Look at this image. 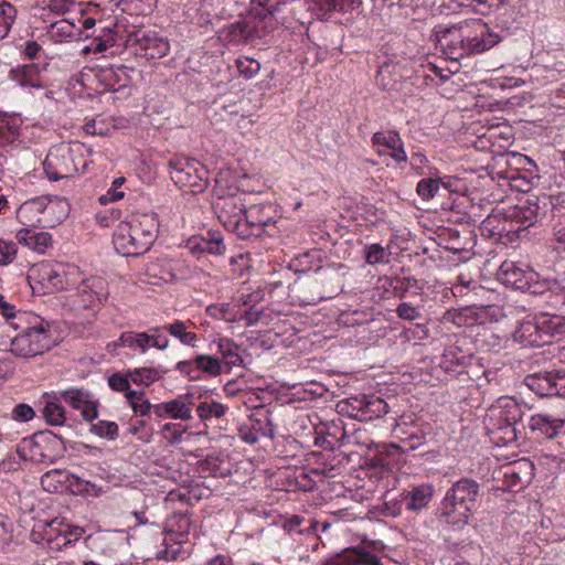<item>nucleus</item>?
Listing matches in <instances>:
<instances>
[{"instance_id":"f03ea898","label":"nucleus","mask_w":565,"mask_h":565,"mask_svg":"<svg viewBox=\"0 0 565 565\" xmlns=\"http://www.w3.org/2000/svg\"><path fill=\"white\" fill-rule=\"evenodd\" d=\"M157 232L154 213L131 214L127 221L118 224L113 238L114 247L124 256H139L150 248Z\"/></svg>"},{"instance_id":"c756f323","label":"nucleus","mask_w":565,"mask_h":565,"mask_svg":"<svg viewBox=\"0 0 565 565\" xmlns=\"http://www.w3.org/2000/svg\"><path fill=\"white\" fill-rule=\"evenodd\" d=\"M161 332L167 331L171 337L178 339L182 344L195 348L199 337L196 333L188 330V324L181 320H174L170 324L160 327Z\"/></svg>"},{"instance_id":"b1692460","label":"nucleus","mask_w":565,"mask_h":565,"mask_svg":"<svg viewBox=\"0 0 565 565\" xmlns=\"http://www.w3.org/2000/svg\"><path fill=\"white\" fill-rule=\"evenodd\" d=\"M337 565H384L379 556L365 548L345 550L337 556Z\"/></svg>"},{"instance_id":"338daca9","label":"nucleus","mask_w":565,"mask_h":565,"mask_svg":"<svg viewBox=\"0 0 565 565\" xmlns=\"http://www.w3.org/2000/svg\"><path fill=\"white\" fill-rule=\"evenodd\" d=\"M124 192L122 191H119L117 186H111L107 194L100 196L99 201L100 203L105 204L107 202H115V201H118V200H121L124 198Z\"/></svg>"},{"instance_id":"c85d7f7f","label":"nucleus","mask_w":565,"mask_h":565,"mask_svg":"<svg viewBox=\"0 0 565 565\" xmlns=\"http://www.w3.org/2000/svg\"><path fill=\"white\" fill-rule=\"evenodd\" d=\"M130 41H134L140 45L142 50L147 53L151 51L149 54L151 57L164 56L169 51V43L163 39H158L153 34H149L142 31H137L130 36Z\"/></svg>"},{"instance_id":"20e7f679","label":"nucleus","mask_w":565,"mask_h":565,"mask_svg":"<svg viewBox=\"0 0 565 565\" xmlns=\"http://www.w3.org/2000/svg\"><path fill=\"white\" fill-rule=\"evenodd\" d=\"M554 212V203L550 195H531L524 204L516 205L500 232H507L508 236L525 237L529 228L545 221ZM512 239V237H510Z\"/></svg>"},{"instance_id":"6ab92c4d","label":"nucleus","mask_w":565,"mask_h":565,"mask_svg":"<svg viewBox=\"0 0 565 565\" xmlns=\"http://www.w3.org/2000/svg\"><path fill=\"white\" fill-rule=\"evenodd\" d=\"M275 429L270 413L266 412L259 417H250L248 424L238 429V436L249 445L256 444L260 437L274 438Z\"/></svg>"},{"instance_id":"2eb2a0df","label":"nucleus","mask_w":565,"mask_h":565,"mask_svg":"<svg viewBox=\"0 0 565 565\" xmlns=\"http://www.w3.org/2000/svg\"><path fill=\"white\" fill-rule=\"evenodd\" d=\"M500 42L497 33L490 32L488 25L480 20L469 23V40L462 41L465 57L472 54H480L490 50Z\"/></svg>"},{"instance_id":"603ef678","label":"nucleus","mask_w":565,"mask_h":565,"mask_svg":"<svg viewBox=\"0 0 565 565\" xmlns=\"http://www.w3.org/2000/svg\"><path fill=\"white\" fill-rule=\"evenodd\" d=\"M64 531H65V525L62 522H57V520H53L49 524V530L45 532V540H46L50 548H55L56 547V545L53 546V543L55 541H57V539L60 536L63 537V532Z\"/></svg>"},{"instance_id":"5701e85b","label":"nucleus","mask_w":565,"mask_h":565,"mask_svg":"<svg viewBox=\"0 0 565 565\" xmlns=\"http://www.w3.org/2000/svg\"><path fill=\"white\" fill-rule=\"evenodd\" d=\"M533 465L529 460H518L503 467V477L510 488H522L531 475Z\"/></svg>"},{"instance_id":"0eeeda50","label":"nucleus","mask_w":565,"mask_h":565,"mask_svg":"<svg viewBox=\"0 0 565 565\" xmlns=\"http://www.w3.org/2000/svg\"><path fill=\"white\" fill-rule=\"evenodd\" d=\"M55 205H62V214L56 221L61 222L67 215V203L65 201H49L45 198H36L24 202L17 210V220L24 228H38L53 226L49 215L54 212Z\"/></svg>"},{"instance_id":"3c124183","label":"nucleus","mask_w":565,"mask_h":565,"mask_svg":"<svg viewBox=\"0 0 565 565\" xmlns=\"http://www.w3.org/2000/svg\"><path fill=\"white\" fill-rule=\"evenodd\" d=\"M17 254V245L14 242H9L0 238V265L10 264Z\"/></svg>"},{"instance_id":"dca6fc26","label":"nucleus","mask_w":565,"mask_h":565,"mask_svg":"<svg viewBox=\"0 0 565 565\" xmlns=\"http://www.w3.org/2000/svg\"><path fill=\"white\" fill-rule=\"evenodd\" d=\"M266 210H270V206L252 205L246 210L244 223L241 225L239 238L258 237L263 234L265 227L274 224L273 217L265 214Z\"/></svg>"},{"instance_id":"4be33fe9","label":"nucleus","mask_w":565,"mask_h":565,"mask_svg":"<svg viewBox=\"0 0 565 565\" xmlns=\"http://www.w3.org/2000/svg\"><path fill=\"white\" fill-rule=\"evenodd\" d=\"M434 489L430 484H420L401 494V502L406 510L418 512L426 508L433 498Z\"/></svg>"},{"instance_id":"49530a36","label":"nucleus","mask_w":565,"mask_h":565,"mask_svg":"<svg viewBox=\"0 0 565 565\" xmlns=\"http://www.w3.org/2000/svg\"><path fill=\"white\" fill-rule=\"evenodd\" d=\"M365 262L369 265H376L388 262V253L380 244H371L365 247Z\"/></svg>"},{"instance_id":"13d9d810","label":"nucleus","mask_w":565,"mask_h":565,"mask_svg":"<svg viewBox=\"0 0 565 565\" xmlns=\"http://www.w3.org/2000/svg\"><path fill=\"white\" fill-rule=\"evenodd\" d=\"M424 445V437L420 435L412 434L409 437L403 439L401 445L393 444L392 447L402 449V451L414 450Z\"/></svg>"},{"instance_id":"bb28decb","label":"nucleus","mask_w":565,"mask_h":565,"mask_svg":"<svg viewBox=\"0 0 565 565\" xmlns=\"http://www.w3.org/2000/svg\"><path fill=\"white\" fill-rule=\"evenodd\" d=\"M211 344H216L217 353L221 355L222 365L225 364L228 369L238 366L243 363L239 354V347L228 338H215Z\"/></svg>"},{"instance_id":"09e8293b","label":"nucleus","mask_w":565,"mask_h":565,"mask_svg":"<svg viewBox=\"0 0 565 565\" xmlns=\"http://www.w3.org/2000/svg\"><path fill=\"white\" fill-rule=\"evenodd\" d=\"M397 316L407 321H415L422 318V312L418 307L408 302H401L396 308Z\"/></svg>"},{"instance_id":"39448f33","label":"nucleus","mask_w":565,"mask_h":565,"mask_svg":"<svg viewBox=\"0 0 565 565\" xmlns=\"http://www.w3.org/2000/svg\"><path fill=\"white\" fill-rule=\"evenodd\" d=\"M86 166L84 147L79 142L53 146L43 162L44 172L52 181L73 178Z\"/></svg>"},{"instance_id":"6e6552de","label":"nucleus","mask_w":565,"mask_h":565,"mask_svg":"<svg viewBox=\"0 0 565 565\" xmlns=\"http://www.w3.org/2000/svg\"><path fill=\"white\" fill-rule=\"evenodd\" d=\"M74 286L76 289L70 295V302L72 309L75 311L87 309L95 310L108 296L106 282L100 277L84 279L81 275L79 278H77V284Z\"/></svg>"},{"instance_id":"680f3d73","label":"nucleus","mask_w":565,"mask_h":565,"mask_svg":"<svg viewBox=\"0 0 565 565\" xmlns=\"http://www.w3.org/2000/svg\"><path fill=\"white\" fill-rule=\"evenodd\" d=\"M34 71L35 68L32 65L23 67L21 71L22 77L19 79V83L22 86L41 87V84L32 78Z\"/></svg>"},{"instance_id":"e2e57ef3","label":"nucleus","mask_w":565,"mask_h":565,"mask_svg":"<svg viewBox=\"0 0 565 565\" xmlns=\"http://www.w3.org/2000/svg\"><path fill=\"white\" fill-rule=\"evenodd\" d=\"M428 160L422 152H415L411 156V166L417 171L419 175H425L424 168L427 166Z\"/></svg>"},{"instance_id":"6e6d98bb","label":"nucleus","mask_w":565,"mask_h":565,"mask_svg":"<svg viewBox=\"0 0 565 565\" xmlns=\"http://www.w3.org/2000/svg\"><path fill=\"white\" fill-rule=\"evenodd\" d=\"M239 73L246 77H252L256 74L260 65L257 61L250 58L237 60L236 62Z\"/></svg>"},{"instance_id":"ddd939ff","label":"nucleus","mask_w":565,"mask_h":565,"mask_svg":"<svg viewBox=\"0 0 565 565\" xmlns=\"http://www.w3.org/2000/svg\"><path fill=\"white\" fill-rule=\"evenodd\" d=\"M38 273L43 284L56 290L67 289L77 284L81 271L76 266L41 264Z\"/></svg>"},{"instance_id":"aec40b11","label":"nucleus","mask_w":565,"mask_h":565,"mask_svg":"<svg viewBox=\"0 0 565 565\" xmlns=\"http://www.w3.org/2000/svg\"><path fill=\"white\" fill-rule=\"evenodd\" d=\"M372 145L377 148L379 154L384 153L382 148L391 150V158L398 164L407 161L404 142L399 134L394 130L375 132L372 136Z\"/></svg>"},{"instance_id":"473e14b6","label":"nucleus","mask_w":565,"mask_h":565,"mask_svg":"<svg viewBox=\"0 0 565 565\" xmlns=\"http://www.w3.org/2000/svg\"><path fill=\"white\" fill-rule=\"evenodd\" d=\"M387 412L388 405L383 398L375 395H367L364 412L362 414H354L353 416L361 420H372L382 417L387 414Z\"/></svg>"},{"instance_id":"7c9ffc66","label":"nucleus","mask_w":565,"mask_h":565,"mask_svg":"<svg viewBox=\"0 0 565 565\" xmlns=\"http://www.w3.org/2000/svg\"><path fill=\"white\" fill-rule=\"evenodd\" d=\"M194 396L192 394L180 395L177 398L167 402L169 417L173 419L190 420Z\"/></svg>"},{"instance_id":"a878e982","label":"nucleus","mask_w":565,"mask_h":565,"mask_svg":"<svg viewBox=\"0 0 565 565\" xmlns=\"http://www.w3.org/2000/svg\"><path fill=\"white\" fill-rule=\"evenodd\" d=\"M17 239L20 244L29 248L44 253L52 245V236L47 232H35L34 228H22L17 233Z\"/></svg>"},{"instance_id":"9b49d317","label":"nucleus","mask_w":565,"mask_h":565,"mask_svg":"<svg viewBox=\"0 0 565 565\" xmlns=\"http://www.w3.org/2000/svg\"><path fill=\"white\" fill-rule=\"evenodd\" d=\"M558 327L559 323L553 320H525L514 331V340L524 347H542L552 341Z\"/></svg>"},{"instance_id":"37998d69","label":"nucleus","mask_w":565,"mask_h":565,"mask_svg":"<svg viewBox=\"0 0 565 565\" xmlns=\"http://www.w3.org/2000/svg\"><path fill=\"white\" fill-rule=\"evenodd\" d=\"M441 180L439 178H424L417 184V193L423 200H430L439 191Z\"/></svg>"},{"instance_id":"cd10ccee","label":"nucleus","mask_w":565,"mask_h":565,"mask_svg":"<svg viewBox=\"0 0 565 565\" xmlns=\"http://www.w3.org/2000/svg\"><path fill=\"white\" fill-rule=\"evenodd\" d=\"M529 425L532 431L547 438H554L563 428L564 420L544 414H536L531 416Z\"/></svg>"},{"instance_id":"79ce46f5","label":"nucleus","mask_w":565,"mask_h":565,"mask_svg":"<svg viewBox=\"0 0 565 565\" xmlns=\"http://www.w3.org/2000/svg\"><path fill=\"white\" fill-rule=\"evenodd\" d=\"M227 407L225 405L214 401L211 403H201L196 408L198 416L202 420H207L213 417L221 418L225 415Z\"/></svg>"},{"instance_id":"c9c22d12","label":"nucleus","mask_w":565,"mask_h":565,"mask_svg":"<svg viewBox=\"0 0 565 565\" xmlns=\"http://www.w3.org/2000/svg\"><path fill=\"white\" fill-rule=\"evenodd\" d=\"M193 362L198 371L206 373L210 376H218L223 372V365L220 358L210 354H198Z\"/></svg>"},{"instance_id":"423d86ee","label":"nucleus","mask_w":565,"mask_h":565,"mask_svg":"<svg viewBox=\"0 0 565 565\" xmlns=\"http://www.w3.org/2000/svg\"><path fill=\"white\" fill-rule=\"evenodd\" d=\"M171 180L181 189H188L192 193L203 192L207 184V170L195 159L177 157L169 161Z\"/></svg>"},{"instance_id":"f8f14e48","label":"nucleus","mask_w":565,"mask_h":565,"mask_svg":"<svg viewBox=\"0 0 565 565\" xmlns=\"http://www.w3.org/2000/svg\"><path fill=\"white\" fill-rule=\"evenodd\" d=\"M524 384L540 397L565 398V370H552L529 374Z\"/></svg>"},{"instance_id":"0e129e2a","label":"nucleus","mask_w":565,"mask_h":565,"mask_svg":"<svg viewBox=\"0 0 565 565\" xmlns=\"http://www.w3.org/2000/svg\"><path fill=\"white\" fill-rule=\"evenodd\" d=\"M457 351H459V349L456 347L447 349L444 353L446 362H450L451 364L466 365L467 356L462 354L458 356Z\"/></svg>"},{"instance_id":"4d7b16f0","label":"nucleus","mask_w":565,"mask_h":565,"mask_svg":"<svg viewBox=\"0 0 565 565\" xmlns=\"http://www.w3.org/2000/svg\"><path fill=\"white\" fill-rule=\"evenodd\" d=\"M63 476V472L61 470H51V471H47L46 473H44L41 478V483H42V487L49 491V492H52V491H55L57 489V487L54 484V482H58L61 483V479L60 477Z\"/></svg>"},{"instance_id":"f704fd0d","label":"nucleus","mask_w":565,"mask_h":565,"mask_svg":"<svg viewBox=\"0 0 565 565\" xmlns=\"http://www.w3.org/2000/svg\"><path fill=\"white\" fill-rule=\"evenodd\" d=\"M499 279L516 288H522L523 270L513 262H503L498 271Z\"/></svg>"},{"instance_id":"a19ab883","label":"nucleus","mask_w":565,"mask_h":565,"mask_svg":"<svg viewBox=\"0 0 565 565\" xmlns=\"http://www.w3.org/2000/svg\"><path fill=\"white\" fill-rule=\"evenodd\" d=\"M15 17L17 9L11 3H0V40L8 35Z\"/></svg>"},{"instance_id":"864d4df0","label":"nucleus","mask_w":565,"mask_h":565,"mask_svg":"<svg viewBox=\"0 0 565 565\" xmlns=\"http://www.w3.org/2000/svg\"><path fill=\"white\" fill-rule=\"evenodd\" d=\"M84 534V529L79 526H71L65 525V531L63 532V542L56 543V548L60 550L63 546H66L67 544H71L72 542H75L82 537Z\"/></svg>"},{"instance_id":"4c0bfd02","label":"nucleus","mask_w":565,"mask_h":565,"mask_svg":"<svg viewBox=\"0 0 565 565\" xmlns=\"http://www.w3.org/2000/svg\"><path fill=\"white\" fill-rule=\"evenodd\" d=\"M492 433L497 435V440L503 445H508L516 441L518 434L521 433V428L509 425L508 423H499L493 420Z\"/></svg>"},{"instance_id":"2f4dec72","label":"nucleus","mask_w":565,"mask_h":565,"mask_svg":"<svg viewBox=\"0 0 565 565\" xmlns=\"http://www.w3.org/2000/svg\"><path fill=\"white\" fill-rule=\"evenodd\" d=\"M223 39L230 43L247 42L254 36V29L245 21L230 24L222 31Z\"/></svg>"},{"instance_id":"e433bc0d","label":"nucleus","mask_w":565,"mask_h":565,"mask_svg":"<svg viewBox=\"0 0 565 565\" xmlns=\"http://www.w3.org/2000/svg\"><path fill=\"white\" fill-rule=\"evenodd\" d=\"M312 9L317 10L319 14L326 15L333 11L345 12L354 9V0L347 3L345 0H312Z\"/></svg>"},{"instance_id":"774afa93","label":"nucleus","mask_w":565,"mask_h":565,"mask_svg":"<svg viewBox=\"0 0 565 565\" xmlns=\"http://www.w3.org/2000/svg\"><path fill=\"white\" fill-rule=\"evenodd\" d=\"M50 9L56 14H64L70 9V3L66 0H52L50 2Z\"/></svg>"},{"instance_id":"052dcab7","label":"nucleus","mask_w":565,"mask_h":565,"mask_svg":"<svg viewBox=\"0 0 565 565\" xmlns=\"http://www.w3.org/2000/svg\"><path fill=\"white\" fill-rule=\"evenodd\" d=\"M209 311L214 317L225 320V321H234L235 317L230 315V305L222 303L220 306H213L209 308Z\"/></svg>"},{"instance_id":"1a4fd4ad","label":"nucleus","mask_w":565,"mask_h":565,"mask_svg":"<svg viewBox=\"0 0 565 565\" xmlns=\"http://www.w3.org/2000/svg\"><path fill=\"white\" fill-rule=\"evenodd\" d=\"M161 328L152 327L145 332L125 331L118 340L108 343L109 350H116L119 347L129 348L139 354L148 352L149 348H156L164 351L169 347V339L161 334Z\"/></svg>"},{"instance_id":"a211bd4d","label":"nucleus","mask_w":565,"mask_h":565,"mask_svg":"<svg viewBox=\"0 0 565 565\" xmlns=\"http://www.w3.org/2000/svg\"><path fill=\"white\" fill-rule=\"evenodd\" d=\"M60 395L71 407L79 411L85 420L92 422L97 417V402L88 391L83 388H68L60 392Z\"/></svg>"},{"instance_id":"4468645a","label":"nucleus","mask_w":565,"mask_h":565,"mask_svg":"<svg viewBox=\"0 0 565 565\" xmlns=\"http://www.w3.org/2000/svg\"><path fill=\"white\" fill-rule=\"evenodd\" d=\"M214 210L225 228L239 237L246 212L242 200L233 195L218 198L214 203Z\"/></svg>"},{"instance_id":"412c9836","label":"nucleus","mask_w":565,"mask_h":565,"mask_svg":"<svg viewBox=\"0 0 565 565\" xmlns=\"http://www.w3.org/2000/svg\"><path fill=\"white\" fill-rule=\"evenodd\" d=\"M186 248L192 253H207L223 255L226 246L223 235L216 231H209L206 235L192 236L186 242Z\"/></svg>"},{"instance_id":"8fccbe9b","label":"nucleus","mask_w":565,"mask_h":565,"mask_svg":"<svg viewBox=\"0 0 565 565\" xmlns=\"http://www.w3.org/2000/svg\"><path fill=\"white\" fill-rule=\"evenodd\" d=\"M129 381L130 379L128 375L124 376L120 373H114L108 379V385L111 390L116 392H125L126 395L128 392H132L130 390Z\"/></svg>"},{"instance_id":"ea45409f","label":"nucleus","mask_w":565,"mask_h":565,"mask_svg":"<svg viewBox=\"0 0 565 565\" xmlns=\"http://www.w3.org/2000/svg\"><path fill=\"white\" fill-rule=\"evenodd\" d=\"M130 381L137 385L148 386L160 379L159 372L152 367H140L128 372Z\"/></svg>"},{"instance_id":"f257e3e1","label":"nucleus","mask_w":565,"mask_h":565,"mask_svg":"<svg viewBox=\"0 0 565 565\" xmlns=\"http://www.w3.org/2000/svg\"><path fill=\"white\" fill-rule=\"evenodd\" d=\"M19 324H0V351L11 353L18 359L29 360L44 354L55 347L51 324L35 318V322L17 332Z\"/></svg>"},{"instance_id":"69168bd1","label":"nucleus","mask_w":565,"mask_h":565,"mask_svg":"<svg viewBox=\"0 0 565 565\" xmlns=\"http://www.w3.org/2000/svg\"><path fill=\"white\" fill-rule=\"evenodd\" d=\"M554 242L561 248H565V222H558L553 228Z\"/></svg>"},{"instance_id":"f3484780","label":"nucleus","mask_w":565,"mask_h":565,"mask_svg":"<svg viewBox=\"0 0 565 565\" xmlns=\"http://www.w3.org/2000/svg\"><path fill=\"white\" fill-rule=\"evenodd\" d=\"M523 416L524 406L511 397L500 398L498 405L491 406L488 414L490 422L508 423L519 428H524L522 424Z\"/></svg>"},{"instance_id":"c03bdc74","label":"nucleus","mask_w":565,"mask_h":565,"mask_svg":"<svg viewBox=\"0 0 565 565\" xmlns=\"http://www.w3.org/2000/svg\"><path fill=\"white\" fill-rule=\"evenodd\" d=\"M85 131L92 135L109 136L111 135L109 118L97 116L84 126Z\"/></svg>"},{"instance_id":"7ed1b4c3","label":"nucleus","mask_w":565,"mask_h":565,"mask_svg":"<svg viewBox=\"0 0 565 565\" xmlns=\"http://www.w3.org/2000/svg\"><path fill=\"white\" fill-rule=\"evenodd\" d=\"M479 483L469 478H462L446 492L440 504V518L457 529L468 524L472 511L477 507Z\"/></svg>"},{"instance_id":"393cba45","label":"nucleus","mask_w":565,"mask_h":565,"mask_svg":"<svg viewBox=\"0 0 565 565\" xmlns=\"http://www.w3.org/2000/svg\"><path fill=\"white\" fill-rule=\"evenodd\" d=\"M129 71L131 68L120 65L117 67H108L100 71L99 78L105 87L109 90L116 92L126 87L130 82Z\"/></svg>"},{"instance_id":"bf43d9fd","label":"nucleus","mask_w":565,"mask_h":565,"mask_svg":"<svg viewBox=\"0 0 565 565\" xmlns=\"http://www.w3.org/2000/svg\"><path fill=\"white\" fill-rule=\"evenodd\" d=\"M35 413L28 404H18L13 411L12 416L17 420L28 422L34 417Z\"/></svg>"},{"instance_id":"58836bf2","label":"nucleus","mask_w":565,"mask_h":565,"mask_svg":"<svg viewBox=\"0 0 565 565\" xmlns=\"http://www.w3.org/2000/svg\"><path fill=\"white\" fill-rule=\"evenodd\" d=\"M126 398L136 414L147 416L150 414L152 405L145 393L141 391H132L126 394Z\"/></svg>"},{"instance_id":"de8ad7c7","label":"nucleus","mask_w":565,"mask_h":565,"mask_svg":"<svg viewBox=\"0 0 565 565\" xmlns=\"http://www.w3.org/2000/svg\"><path fill=\"white\" fill-rule=\"evenodd\" d=\"M90 431L99 437L116 439L118 436V425L115 422L99 420L92 425Z\"/></svg>"},{"instance_id":"5fc2aeb1","label":"nucleus","mask_w":565,"mask_h":565,"mask_svg":"<svg viewBox=\"0 0 565 565\" xmlns=\"http://www.w3.org/2000/svg\"><path fill=\"white\" fill-rule=\"evenodd\" d=\"M23 450L29 451V456L31 460L34 461H43L45 456L42 451L41 441L35 437L31 440H25L23 444Z\"/></svg>"},{"instance_id":"72a5a7b5","label":"nucleus","mask_w":565,"mask_h":565,"mask_svg":"<svg viewBox=\"0 0 565 565\" xmlns=\"http://www.w3.org/2000/svg\"><path fill=\"white\" fill-rule=\"evenodd\" d=\"M45 405L42 409L43 417L50 425H62L65 422V409L58 403L57 397L44 396Z\"/></svg>"},{"instance_id":"9d476101","label":"nucleus","mask_w":565,"mask_h":565,"mask_svg":"<svg viewBox=\"0 0 565 565\" xmlns=\"http://www.w3.org/2000/svg\"><path fill=\"white\" fill-rule=\"evenodd\" d=\"M436 44L446 58L459 62L465 57L462 41L469 40V23H461L450 28L438 25L435 29Z\"/></svg>"},{"instance_id":"a18cd8bd","label":"nucleus","mask_w":565,"mask_h":565,"mask_svg":"<svg viewBox=\"0 0 565 565\" xmlns=\"http://www.w3.org/2000/svg\"><path fill=\"white\" fill-rule=\"evenodd\" d=\"M173 540V532L168 533L166 537L163 539V545L164 550L159 551L157 554L158 559H164V561H175L179 555L181 554V545L180 543L177 544H169V541Z\"/></svg>"}]
</instances>
